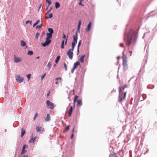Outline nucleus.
<instances>
[{
  "label": "nucleus",
  "instance_id": "obj_1",
  "mask_svg": "<svg viewBox=\"0 0 157 157\" xmlns=\"http://www.w3.org/2000/svg\"><path fill=\"white\" fill-rule=\"evenodd\" d=\"M124 40L127 47H129L131 44H134L137 37V34L132 29H130L127 34L124 33Z\"/></svg>",
  "mask_w": 157,
  "mask_h": 157
},
{
  "label": "nucleus",
  "instance_id": "obj_2",
  "mask_svg": "<svg viewBox=\"0 0 157 157\" xmlns=\"http://www.w3.org/2000/svg\"><path fill=\"white\" fill-rule=\"evenodd\" d=\"M77 39L78 33L77 32H76L75 33V35H73V41L71 43L72 48H71L67 52V55L71 59H72L73 58V53L72 51H73L75 44L77 43Z\"/></svg>",
  "mask_w": 157,
  "mask_h": 157
},
{
  "label": "nucleus",
  "instance_id": "obj_3",
  "mask_svg": "<svg viewBox=\"0 0 157 157\" xmlns=\"http://www.w3.org/2000/svg\"><path fill=\"white\" fill-rule=\"evenodd\" d=\"M126 96V92L124 94L123 92H121V88H120L119 91V96L118 98V101L120 102L121 103L122 101L124 99Z\"/></svg>",
  "mask_w": 157,
  "mask_h": 157
},
{
  "label": "nucleus",
  "instance_id": "obj_4",
  "mask_svg": "<svg viewBox=\"0 0 157 157\" xmlns=\"http://www.w3.org/2000/svg\"><path fill=\"white\" fill-rule=\"evenodd\" d=\"M47 106L50 109H53L54 107V104L53 103L51 102L49 100H47Z\"/></svg>",
  "mask_w": 157,
  "mask_h": 157
},
{
  "label": "nucleus",
  "instance_id": "obj_5",
  "mask_svg": "<svg viewBox=\"0 0 157 157\" xmlns=\"http://www.w3.org/2000/svg\"><path fill=\"white\" fill-rule=\"evenodd\" d=\"M16 80L19 83H21L23 81L24 78L23 77H20L19 75H17L16 76Z\"/></svg>",
  "mask_w": 157,
  "mask_h": 157
},
{
  "label": "nucleus",
  "instance_id": "obj_6",
  "mask_svg": "<svg viewBox=\"0 0 157 157\" xmlns=\"http://www.w3.org/2000/svg\"><path fill=\"white\" fill-rule=\"evenodd\" d=\"M51 40L48 38H46V41L45 43L42 44V45L44 47H45L48 45L51 42Z\"/></svg>",
  "mask_w": 157,
  "mask_h": 157
},
{
  "label": "nucleus",
  "instance_id": "obj_7",
  "mask_svg": "<svg viewBox=\"0 0 157 157\" xmlns=\"http://www.w3.org/2000/svg\"><path fill=\"white\" fill-rule=\"evenodd\" d=\"M36 138L37 137L36 136L33 137V134H32L30 137V140L29 141V143H33L36 140Z\"/></svg>",
  "mask_w": 157,
  "mask_h": 157
},
{
  "label": "nucleus",
  "instance_id": "obj_8",
  "mask_svg": "<svg viewBox=\"0 0 157 157\" xmlns=\"http://www.w3.org/2000/svg\"><path fill=\"white\" fill-rule=\"evenodd\" d=\"M91 22H90L88 24L87 27L85 29V31L86 32H88L90 29L91 26Z\"/></svg>",
  "mask_w": 157,
  "mask_h": 157
},
{
  "label": "nucleus",
  "instance_id": "obj_9",
  "mask_svg": "<svg viewBox=\"0 0 157 157\" xmlns=\"http://www.w3.org/2000/svg\"><path fill=\"white\" fill-rule=\"evenodd\" d=\"M28 147V145H26L25 144L24 145L22 149V151L21 153V154H25L26 152V151L25 150V149L27 147Z\"/></svg>",
  "mask_w": 157,
  "mask_h": 157
},
{
  "label": "nucleus",
  "instance_id": "obj_10",
  "mask_svg": "<svg viewBox=\"0 0 157 157\" xmlns=\"http://www.w3.org/2000/svg\"><path fill=\"white\" fill-rule=\"evenodd\" d=\"M14 61L15 63L19 62L21 61V59L18 57H16V56L14 58Z\"/></svg>",
  "mask_w": 157,
  "mask_h": 157
},
{
  "label": "nucleus",
  "instance_id": "obj_11",
  "mask_svg": "<svg viewBox=\"0 0 157 157\" xmlns=\"http://www.w3.org/2000/svg\"><path fill=\"white\" fill-rule=\"evenodd\" d=\"M72 106H71L70 107V109H69V110L68 111V113L69 114V117H71L72 114Z\"/></svg>",
  "mask_w": 157,
  "mask_h": 157
},
{
  "label": "nucleus",
  "instance_id": "obj_12",
  "mask_svg": "<svg viewBox=\"0 0 157 157\" xmlns=\"http://www.w3.org/2000/svg\"><path fill=\"white\" fill-rule=\"evenodd\" d=\"M82 105V102L81 100H78L77 101V105L78 106H80Z\"/></svg>",
  "mask_w": 157,
  "mask_h": 157
},
{
  "label": "nucleus",
  "instance_id": "obj_13",
  "mask_svg": "<svg viewBox=\"0 0 157 157\" xmlns=\"http://www.w3.org/2000/svg\"><path fill=\"white\" fill-rule=\"evenodd\" d=\"M85 57L84 55L82 56L79 59V61L82 63L84 62V58Z\"/></svg>",
  "mask_w": 157,
  "mask_h": 157
},
{
  "label": "nucleus",
  "instance_id": "obj_14",
  "mask_svg": "<svg viewBox=\"0 0 157 157\" xmlns=\"http://www.w3.org/2000/svg\"><path fill=\"white\" fill-rule=\"evenodd\" d=\"M123 55L122 57L123 61H127V57L124 54V53H123Z\"/></svg>",
  "mask_w": 157,
  "mask_h": 157
},
{
  "label": "nucleus",
  "instance_id": "obj_15",
  "mask_svg": "<svg viewBox=\"0 0 157 157\" xmlns=\"http://www.w3.org/2000/svg\"><path fill=\"white\" fill-rule=\"evenodd\" d=\"M52 34L51 33H46L47 38H48V39H49L50 38H51L52 36Z\"/></svg>",
  "mask_w": 157,
  "mask_h": 157
},
{
  "label": "nucleus",
  "instance_id": "obj_16",
  "mask_svg": "<svg viewBox=\"0 0 157 157\" xmlns=\"http://www.w3.org/2000/svg\"><path fill=\"white\" fill-rule=\"evenodd\" d=\"M80 64V63L78 61H77V62H75L74 64V66L73 67H74V68H76Z\"/></svg>",
  "mask_w": 157,
  "mask_h": 157
},
{
  "label": "nucleus",
  "instance_id": "obj_17",
  "mask_svg": "<svg viewBox=\"0 0 157 157\" xmlns=\"http://www.w3.org/2000/svg\"><path fill=\"white\" fill-rule=\"evenodd\" d=\"M56 80L57 81H56L55 82V84H59V83L58 82V80H60V82H61V80H62V78H61V77H59V78H56Z\"/></svg>",
  "mask_w": 157,
  "mask_h": 157
},
{
  "label": "nucleus",
  "instance_id": "obj_18",
  "mask_svg": "<svg viewBox=\"0 0 157 157\" xmlns=\"http://www.w3.org/2000/svg\"><path fill=\"white\" fill-rule=\"evenodd\" d=\"M81 43H82V41H81V40H80L78 42V47H77V51L78 52H79V47L80 46Z\"/></svg>",
  "mask_w": 157,
  "mask_h": 157
},
{
  "label": "nucleus",
  "instance_id": "obj_19",
  "mask_svg": "<svg viewBox=\"0 0 157 157\" xmlns=\"http://www.w3.org/2000/svg\"><path fill=\"white\" fill-rule=\"evenodd\" d=\"M50 119V116L49 114H48L46 117L45 118V120L46 121H49Z\"/></svg>",
  "mask_w": 157,
  "mask_h": 157
},
{
  "label": "nucleus",
  "instance_id": "obj_20",
  "mask_svg": "<svg viewBox=\"0 0 157 157\" xmlns=\"http://www.w3.org/2000/svg\"><path fill=\"white\" fill-rule=\"evenodd\" d=\"M48 31L50 33H51L52 34H53V33L54 31L53 29L51 28H49L48 29Z\"/></svg>",
  "mask_w": 157,
  "mask_h": 157
},
{
  "label": "nucleus",
  "instance_id": "obj_21",
  "mask_svg": "<svg viewBox=\"0 0 157 157\" xmlns=\"http://www.w3.org/2000/svg\"><path fill=\"white\" fill-rule=\"evenodd\" d=\"M60 6V5L58 2H56L55 3V7L56 9L59 8Z\"/></svg>",
  "mask_w": 157,
  "mask_h": 157
},
{
  "label": "nucleus",
  "instance_id": "obj_22",
  "mask_svg": "<svg viewBox=\"0 0 157 157\" xmlns=\"http://www.w3.org/2000/svg\"><path fill=\"white\" fill-rule=\"evenodd\" d=\"M81 21L80 20L78 21V30L79 31V29L80 28V26L81 25Z\"/></svg>",
  "mask_w": 157,
  "mask_h": 157
},
{
  "label": "nucleus",
  "instance_id": "obj_23",
  "mask_svg": "<svg viewBox=\"0 0 157 157\" xmlns=\"http://www.w3.org/2000/svg\"><path fill=\"white\" fill-rule=\"evenodd\" d=\"M109 157H117V154L115 153H113V154H111L109 155Z\"/></svg>",
  "mask_w": 157,
  "mask_h": 157
},
{
  "label": "nucleus",
  "instance_id": "obj_24",
  "mask_svg": "<svg viewBox=\"0 0 157 157\" xmlns=\"http://www.w3.org/2000/svg\"><path fill=\"white\" fill-rule=\"evenodd\" d=\"M21 44L22 46H24L26 45L25 42L23 40H21Z\"/></svg>",
  "mask_w": 157,
  "mask_h": 157
},
{
  "label": "nucleus",
  "instance_id": "obj_25",
  "mask_svg": "<svg viewBox=\"0 0 157 157\" xmlns=\"http://www.w3.org/2000/svg\"><path fill=\"white\" fill-rule=\"evenodd\" d=\"M36 130L37 132H40L42 130V127H37L36 128Z\"/></svg>",
  "mask_w": 157,
  "mask_h": 157
},
{
  "label": "nucleus",
  "instance_id": "obj_26",
  "mask_svg": "<svg viewBox=\"0 0 157 157\" xmlns=\"http://www.w3.org/2000/svg\"><path fill=\"white\" fill-rule=\"evenodd\" d=\"M25 133V130H24L22 128L21 129V137H22L24 135Z\"/></svg>",
  "mask_w": 157,
  "mask_h": 157
},
{
  "label": "nucleus",
  "instance_id": "obj_27",
  "mask_svg": "<svg viewBox=\"0 0 157 157\" xmlns=\"http://www.w3.org/2000/svg\"><path fill=\"white\" fill-rule=\"evenodd\" d=\"M60 58V56H58L56 57V59L55 60V61L56 64L57 63H58V62Z\"/></svg>",
  "mask_w": 157,
  "mask_h": 157
},
{
  "label": "nucleus",
  "instance_id": "obj_28",
  "mask_svg": "<svg viewBox=\"0 0 157 157\" xmlns=\"http://www.w3.org/2000/svg\"><path fill=\"white\" fill-rule=\"evenodd\" d=\"M47 2H48V6L47 7V8L46 9V10H47L48 9V6L51 4V1L50 0H49L48 1H46Z\"/></svg>",
  "mask_w": 157,
  "mask_h": 157
},
{
  "label": "nucleus",
  "instance_id": "obj_29",
  "mask_svg": "<svg viewBox=\"0 0 157 157\" xmlns=\"http://www.w3.org/2000/svg\"><path fill=\"white\" fill-rule=\"evenodd\" d=\"M64 40H63V41H62V44H61V48L62 49H63L64 48Z\"/></svg>",
  "mask_w": 157,
  "mask_h": 157
},
{
  "label": "nucleus",
  "instance_id": "obj_30",
  "mask_svg": "<svg viewBox=\"0 0 157 157\" xmlns=\"http://www.w3.org/2000/svg\"><path fill=\"white\" fill-rule=\"evenodd\" d=\"M33 53L32 51H29L27 53V54L28 55H32L33 54Z\"/></svg>",
  "mask_w": 157,
  "mask_h": 157
},
{
  "label": "nucleus",
  "instance_id": "obj_31",
  "mask_svg": "<svg viewBox=\"0 0 157 157\" xmlns=\"http://www.w3.org/2000/svg\"><path fill=\"white\" fill-rule=\"evenodd\" d=\"M52 64L50 62H49L48 65H47V67H48L49 69V70L50 69V68L51 67Z\"/></svg>",
  "mask_w": 157,
  "mask_h": 157
},
{
  "label": "nucleus",
  "instance_id": "obj_32",
  "mask_svg": "<svg viewBox=\"0 0 157 157\" xmlns=\"http://www.w3.org/2000/svg\"><path fill=\"white\" fill-rule=\"evenodd\" d=\"M42 23H41L40 24V25H38L36 27V29H38L41 28L42 27Z\"/></svg>",
  "mask_w": 157,
  "mask_h": 157
},
{
  "label": "nucleus",
  "instance_id": "obj_33",
  "mask_svg": "<svg viewBox=\"0 0 157 157\" xmlns=\"http://www.w3.org/2000/svg\"><path fill=\"white\" fill-rule=\"evenodd\" d=\"M52 17H53L52 14V13H51L49 14L48 17H47V18H51Z\"/></svg>",
  "mask_w": 157,
  "mask_h": 157
},
{
  "label": "nucleus",
  "instance_id": "obj_34",
  "mask_svg": "<svg viewBox=\"0 0 157 157\" xmlns=\"http://www.w3.org/2000/svg\"><path fill=\"white\" fill-rule=\"evenodd\" d=\"M40 35V33H36L35 38L36 39H37V38L39 37Z\"/></svg>",
  "mask_w": 157,
  "mask_h": 157
},
{
  "label": "nucleus",
  "instance_id": "obj_35",
  "mask_svg": "<svg viewBox=\"0 0 157 157\" xmlns=\"http://www.w3.org/2000/svg\"><path fill=\"white\" fill-rule=\"evenodd\" d=\"M124 67V70H126L128 68L127 65H123Z\"/></svg>",
  "mask_w": 157,
  "mask_h": 157
},
{
  "label": "nucleus",
  "instance_id": "obj_36",
  "mask_svg": "<svg viewBox=\"0 0 157 157\" xmlns=\"http://www.w3.org/2000/svg\"><path fill=\"white\" fill-rule=\"evenodd\" d=\"M123 65H127V61H123Z\"/></svg>",
  "mask_w": 157,
  "mask_h": 157
},
{
  "label": "nucleus",
  "instance_id": "obj_37",
  "mask_svg": "<svg viewBox=\"0 0 157 157\" xmlns=\"http://www.w3.org/2000/svg\"><path fill=\"white\" fill-rule=\"evenodd\" d=\"M78 98V96L77 95H75V96L74 98V101H76L77 99Z\"/></svg>",
  "mask_w": 157,
  "mask_h": 157
},
{
  "label": "nucleus",
  "instance_id": "obj_38",
  "mask_svg": "<svg viewBox=\"0 0 157 157\" xmlns=\"http://www.w3.org/2000/svg\"><path fill=\"white\" fill-rule=\"evenodd\" d=\"M30 76H31V75L30 74H29L27 75V77L28 78V81H29V80L30 78Z\"/></svg>",
  "mask_w": 157,
  "mask_h": 157
},
{
  "label": "nucleus",
  "instance_id": "obj_39",
  "mask_svg": "<svg viewBox=\"0 0 157 157\" xmlns=\"http://www.w3.org/2000/svg\"><path fill=\"white\" fill-rule=\"evenodd\" d=\"M69 126H70L69 125H68L65 128V131H67L68 130L69 128Z\"/></svg>",
  "mask_w": 157,
  "mask_h": 157
},
{
  "label": "nucleus",
  "instance_id": "obj_40",
  "mask_svg": "<svg viewBox=\"0 0 157 157\" xmlns=\"http://www.w3.org/2000/svg\"><path fill=\"white\" fill-rule=\"evenodd\" d=\"M45 75H46V74L45 73L44 75H42L41 76V80H42L44 78V77L45 76Z\"/></svg>",
  "mask_w": 157,
  "mask_h": 157
},
{
  "label": "nucleus",
  "instance_id": "obj_41",
  "mask_svg": "<svg viewBox=\"0 0 157 157\" xmlns=\"http://www.w3.org/2000/svg\"><path fill=\"white\" fill-rule=\"evenodd\" d=\"M38 116V114L37 113H36L35 114V116L34 117V119H33V120H34L36 118V117H37V116Z\"/></svg>",
  "mask_w": 157,
  "mask_h": 157
},
{
  "label": "nucleus",
  "instance_id": "obj_42",
  "mask_svg": "<svg viewBox=\"0 0 157 157\" xmlns=\"http://www.w3.org/2000/svg\"><path fill=\"white\" fill-rule=\"evenodd\" d=\"M64 65L65 68V70H67V66L66 64L65 63H64Z\"/></svg>",
  "mask_w": 157,
  "mask_h": 157
},
{
  "label": "nucleus",
  "instance_id": "obj_43",
  "mask_svg": "<svg viewBox=\"0 0 157 157\" xmlns=\"http://www.w3.org/2000/svg\"><path fill=\"white\" fill-rule=\"evenodd\" d=\"M121 88V92H122V90H124V89L125 88L124 86L123 87H119V90L120 89V88Z\"/></svg>",
  "mask_w": 157,
  "mask_h": 157
},
{
  "label": "nucleus",
  "instance_id": "obj_44",
  "mask_svg": "<svg viewBox=\"0 0 157 157\" xmlns=\"http://www.w3.org/2000/svg\"><path fill=\"white\" fill-rule=\"evenodd\" d=\"M29 23H30V24H31L32 21H28L26 22V24H27Z\"/></svg>",
  "mask_w": 157,
  "mask_h": 157
},
{
  "label": "nucleus",
  "instance_id": "obj_45",
  "mask_svg": "<svg viewBox=\"0 0 157 157\" xmlns=\"http://www.w3.org/2000/svg\"><path fill=\"white\" fill-rule=\"evenodd\" d=\"M75 68H74V67H73L72 69H71V72L72 73H73L74 71L75 70Z\"/></svg>",
  "mask_w": 157,
  "mask_h": 157
},
{
  "label": "nucleus",
  "instance_id": "obj_46",
  "mask_svg": "<svg viewBox=\"0 0 157 157\" xmlns=\"http://www.w3.org/2000/svg\"><path fill=\"white\" fill-rule=\"evenodd\" d=\"M52 10V8H51L50 9V10L48 11V12H47V13H46V14L48 13L49 12H50L51 10Z\"/></svg>",
  "mask_w": 157,
  "mask_h": 157
},
{
  "label": "nucleus",
  "instance_id": "obj_47",
  "mask_svg": "<svg viewBox=\"0 0 157 157\" xmlns=\"http://www.w3.org/2000/svg\"><path fill=\"white\" fill-rule=\"evenodd\" d=\"M40 22V20H38L36 22V24L37 25Z\"/></svg>",
  "mask_w": 157,
  "mask_h": 157
},
{
  "label": "nucleus",
  "instance_id": "obj_48",
  "mask_svg": "<svg viewBox=\"0 0 157 157\" xmlns=\"http://www.w3.org/2000/svg\"><path fill=\"white\" fill-rule=\"evenodd\" d=\"M120 45L121 47H124L123 44H122V43L120 44Z\"/></svg>",
  "mask_w": 157,
  "mask_h": 157
},
{
  "label": "nucleus",
  "instance_id": "obj_49",
  "mask_svg": "<svg viewBox=\"0 0 157 157\" xmlns=\"http://www.w3.org/2000/svg\"><path fill=\"white\" fill-rule=\"evenodd\" d=\"M82 3V2H79V3H78V5H81L82 6H83V5H82V3Z\"/></svg>",
  "mask_w": 157,
  "mask_h": 157
},
{
  "label": "nucleus",
  "instance_id": "obj_50",
  "mask_svg": "<svg viewBox=\"0 0 157 157\" xmlns=\"http://www.w3.org/2000/svg\"><path fill=\"white\" fill-rule=\"evenodd\" d=\"M67 38L66 40H65V45H66L67 44Z\"/></svg>",
  "mask_w": 157,
  "mask_h": 157
},
{
  "label": "nucleus",
  "instance_id": "obj_51",
  "mask_svg": "<svg viewBox=\"0 0 157 157\" xmlns=\"http://www.w3.org/2000/svg\"><path fill=\"white\" fill-rule=\"evenodd\" d=\"M63 38H64V39H65L66 38V36L64 34V33L63 34Z\"/></svg>",
  "mask_w": 157,
  "mask_h": 157
},
{
  "label": "nucleus",
  "instance_id": "obj_52",
  "mask_svg": "<svg viewBox=\"0 0 157 157\" xmlns=\"http://www.w3.org/2000/svg\"><path fill=\"white\" fill-rule=\"evenodd\" d=\"M154 11H152V12H150V13H149V16H151V13H153Z\"/></svg>",
  "mask_w": 157,
  "mask_h": 157
},
{
  "label": "nucleus",
  "instance_id": "obj_53",
  "mask_svg": "<svg viewBox=\"0 0 157 157\" xmlns=\"http://www.w3.org/2000/svg\"><path fill=\"white\" fill-rule=\"evenodd\" d=\"M37 25L36 24V23H35L33 25V27H35V26H36V25Z\"/></svg>",
  "mask_w": 157,
  "mask_h": 157
},
{
  "label": "nucleus",
  "instance_id": "obj_54",
  "mask_svg": "<svg viewBox=\"0 0 157 157\" xmlns=\"http://www.w3.org/2000/svg\"><path fill=\"white\" fill-rule=\"evenodd\" d=\"M127 86H128V85H124V86L125 88H127Z\"/></svg>",
  "mask_w": 157,
  "mask_h": 157
},
{
  "label": "nucleus",
  "instance_id": "obj_55",
  "mask_svg": "<svg viewBox=\"0 0 157 157\" xmlns=\"http://www.w3.org/2000/svg\"><path fill=\"white\" fill-rule=\"evenodd\" d=\"M73 134H72L71 136V139H72L73 138Z\"/></svg>",
  "mask_w": 157,
  "mask_h": 157
},
{
  "label": "nucleus",
  "instance_id": "obj_56",
  "mask_svg": "<svg viewBox=\"0 0 157 157\" xmlns=\"http://www.w3.org/2000/svg\"><path fill=\"white\" fill-rule=\"evenodd\" d=\"M75 102L76 101H74V103H73V105H74V106H75Z\"/></svg>",
  "mask_w": 157,
  "mask_h": 157
},
{
  "label": "nucleus",
  "instance_id": "obj_57",
  "mask_svg": "<svg viewBox=\"0 0 157 157\" xmlns=\"http://www.w3.org/2000/svg\"><path fill=\"white\" fill-rule=\"evenodd\" d=\"M116 92V90H114V89H113V90L111 92Z\"/></svg>",
  "mask_w": 157,
  "mask_h": 157
},
{
  "label": "nucleus",
  "instance_id": "obj_58",
  "mask_svg": "<svg viewBox=\"0 0 157 157\" xmlns=\"http://www.w3.org/2000/svg\"><path fill=\"white\" fill-rule=\"evenodd\" d=\"M73 94L74 95L75 94V93H74V90H73Z\"/></svg>",
  "mask_w": 157,
  "mask_h": 157
},
{
  "label": "nucleus",
  "instance_id": "obj_59",
  "mask_svg": "<svg viewBox=\"0 0 157 157\" xmlns=\"http://www.w3.org/2000/svg\"><path fill=\"white\" fill-rule=\"evenodd\" d=\"M40 57L39 56H37L36 57V58L37 59H39V58Z\"/></svg>",
  "mask_w": 157,
  "mask_h": 157
},
{
  "label": "nucleus",
  "instance_id": "obj_60",
  "mask_svg": "<svg viewBox=\"0 0 157 157\" xmlns=\"http://www.w3.org/2000/svg\"><path fill=\"white\" fill-rule=\"evenodd\" d=\"M117 59H120V57L119 56H118L117 57Z\"/></svg>",
  "mask_w": 157,
  "mask_h": 157
},
{
  "label": "nucleus",
  "instance_id": "obj_61",
  "mask_svg": "<svg viewBox=\"0 0 157 157\" xmlns=\"http://www.w3.org/2000/svg\"><path fill=\"white\" fill-rule=\"evenodd\" d=\"M80 2H82L84 1V0H79Z\"/></svg>",
  "mask_w": 157,
  "mask_h": 157
},
{
  "label": "nucleus",
  "instance_id": "obj_62",
  "mask_svg": "<svg viewBox=\"0 0 157 157\" xmlns=\"http://www.w3.org/2000/svg\"><path fill=\"white\" fill-rule=\"evenodd\" d=\"M129 52L131 54L132 53V52L131 51H129Z\"/></svg>",
  "mask_w": 157,
  "mask_h": 157
},
{
  "label": "nucleus",
  "instance_id": "obj_63",
  "mask_svg": "<svg viewBox=\"0 0 157 157\" xmlns=\"http://www.w3.org/2000/svg\"><path fill=\"white\" fill-rule=\"evenodd\" d=\"M72 132H74V128H73V130H72Z\"/></svg>",
  "mask_w": 157,
  "mask_h": 157
},
{
  "label": "nucleus",
  "instance_id": "obj_64",
  "mask_svg": "<svg viewBox=\"0 0 157 157\" xmlns=\"http://www.w3.org/2000/svg\"><path fill=\"white\" fill-rule=\"evenodd\" d=\"M23 157H27V155H26V156L24 155Z\"/></svg>",
  "mask_w": 157,
  "mask_h": 157
}]
</instances>
